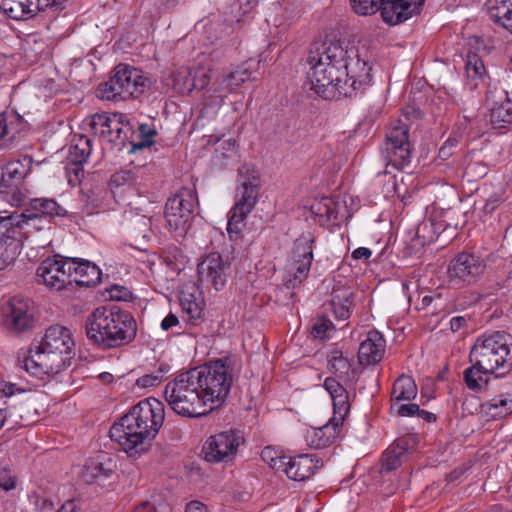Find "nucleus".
I'll use <instances>...</instances> for the list:
<instances>
[{"instance_id": "obj_1", "label": "nucleus", "mask_w": 512, "mask_h": 512, "mask_svg": "<svg viewBox=\"0 0 512 512\" xmlns=\"http://www.w3.org/2000/svg\"><path fill=\"white\" fill-rule=\"evenodd\" d=\"M164 419L163 403L156 398H147L114 423L109 436L129 457L137 458L151 448Z\"/></svg>"}, {"instance_id": "obj_2", "label": "nucleus", "mask_w": 512, "mask_h": 512, "mask_svg": "<svg viewBox=\"0 0 512 512\" xmlns=\"http://www.w3.org/2000/svg\"><path fill=\"white\" fill-rule=\"evenodd\" d=\"M88 339L101 349H111L131 343L137 334L132 314L117 306L96 308L85 321Z\"/></svg>"}, {"instance_id": "obj_3", "label": "nucleus", "mask_w": 512, "mask_h": 512, "mask_svg": "<svg viewBox=\"0 0 512 512\" xmlns=\"http://www.w3.org/2000/svg\"><path fill=\"white\" fill-rule=\"evenodd\" d=\"M343 53V45L339 42H315L311 45L308 55L309 70L307 78L311 90L324 99L340 96L343 75L339 59Z\"/></svg>"}, {"instance_id": "obj_4", "label": "nucleus", "mask_w": 512, "mask_h": 512, "mask_svg": "<svg viewBox=\"0 0 512 512\" xmlns=\"http://www.w3.org/2000/svg\"><path fill=\"white\" fill-rule=\"evenodd\" d=\"M191 371L195 373V381L208 408L213 411L227 398L233 381L240 374L241 361L235 356H228L210 361Z\"/></svg>"}, {"instance_id": "obj_5", "label": "nucleus", "mask_w": 512, "mask_h": 512, "mask_svg": "<svg viewBox=\"0 0 512 512\" xmlns=\"http://www.w3.org/2000/svg\"><path fill=\"white\" fill-rule=\"evenodd\" d=\"M469 362L485 371L507 373L512 368V336L505 331L478 336L470 349Z\"/></svg>"}, {"instance_id": "obj_6", "label": "nucleus", "mask_w": 512, "mask_h": 512, "mask_svg": "<svg viewBox=\"0 0 512 512\" xmlns=\"http://www.w3.org/2000/svg\"><path fill=\"white\" fill-rule=\"evenodd\" d=\"M164 397L170 408L183 417L198 418L212 411L202 397L191 369L166 384Z\"/></svg>"}, {"instance_id": "obj_7", "label": "nucleus", "mask_w": 512, "mask_h": 512, "mask_svg": "<svg viewBox=\"0 0 512 512\" xmlns=\"http://www.w3.org/2000/svg\"><path fill=\"white\" fill-rule=\"evenodd\" d=\"M148 84L149 80L141 70L121 63L114 68L109 80L98 86L97 96L109 101L137 98Z\"/></svg>"}, {"instance_id": "obj_8", "label": "nucleus", "mask_w": 512, "mask_h": 512, "mask_svg": "<svg viewBox=\"0 0 512 512\" xmlns=\"http://www.w3.org/2000/svg\"><path fill=\"white\" fill-rule=\"evenodd\" d=\"M424 0H350L352 10L361 16L372 15L378 10L384 22L397 25L418 14Z\"/></svg>"}, {"instance_id": "obj_9", "label": "nucleus", "mask_w": 512, "mask_h": 512, "mask_svg": "<svg viewBox=\"0 0 512 512\" xmlns=\"http://www.w3.org/2000/svg\"><path fill=\"white\" fill-rule=\"evenodd\" d=\"M343 53L339 59L341 70L345 73L340 96L352 97L357 90L370 84L372 67L360 58L359 50L354 46H343Z\"/></svg>"}, {"instance_id": "obj_10", "label": "nucleus", "mask_w": 512, "mask_h": 512, "mask_svg": "<svg viewBox=\"0 0 512 512\" xmlns=\"http://www.w3.org/2000/svg\"><path fill=\"white\" fill-rule=\"evenodd\" d=\"M408 133L409 128L406 124H399L387 132L386 141L381 150L386 163L385 174H391L389 167L403 170L411 163L412 147Z\"/></svg>"}, {"instance_id": "obj_11", "label": "nucleus", "mask_w": 512, "mask_h": 512, "mask_svg": "<svg viewBox=\"0 0 512 512\" xmlns=\"http://www.w3.org/2000/svg\"><path fill=\"white\" fill-rule=\"evenodd\" d=\"M72 354L61 352L37 345L30 349L29 354L22 360V367L31 375L41 378L43 375L58 374L70 365Z\"/></svg>"}, {"instance_id": "obj_12", "label": "nucleus", "mask_w": 512, "mask_h": 512, "mask_svg": "<svg viewBox=\"0 0 512 512\" xmlns=\"http://www.w3.org/2000/svg\"><path fill=\"white\" fill-rule=\"evenodd\" d=\"M484 259L470 252H461L449 263L447 280L453 288H463L476 283L484 274Z\"/></svg>"}, {"instance_id": "obj_13", "label": "nucleus", "mask_w": 512, "mask_h": 512, "mask_svg": "<svg viewBox=\"0 0 512 512\" xmlns=\"http://www.w3.org/2000/svg\"><path fill=\"white\" fill-rule=\"evenodd\" d=\"M237 182L236 202L231 211L248 216L258 200L260 174L254 166L244 164L238 170Z\"/></svg>"}, {"instance_id": "obj_14", "label": "nucleus", "mask_w": 512, "mask_h": 512, "mask_svg": "<svg viewBox=\"0 0 512 512\" xmlns=\"http://www.w3.org/2000/svg\"><path fill=\"white\" fill-rule=\"evenodd\" d=\"M195 202L194 192L190 188H183L168 199L164 215L171 230L180 231V234L186 232L193 218Z\"/></svg>"}, {"instance_id": "obj_15", "label": "nucleus", "mask_w": 512, "mask_h": 512, "mask_svg": "<svg viewBox=\"0 0 512 512\" xmlns=\"http://www.w3.org/2000/svg\"><path fill=\"white\" fill-rule=\"evenodd\" d=\"M44 218L38 213L13 214L7 211L0 212V243L10 244L27 235L31 230L42 229Z\"/></svg>"}, {"instance_id": "obj_16", "label": "nucleus", "mask_w": 512, "mask_h": 512, "mask_svg": "<svg viewBox=\"0 0 512 512\" xmlns=\"http://www.w3.org/2000/svg\"><path fill=\"white\" fill-rule=\"evenodd\" d=\"M95 135H99L110 143L125 145L131 131L129 121L123 114L96 113L88 122Z\"/></svg>"}, {"instance_id": "obj_17", "label": "nucleus", "mask_w": 512, "mask_h": 512, "mask_svg": "<svg viewBox=\"0 0 512 512\" xmlns=\"http://www.w3.org/2000/svg\"><path fill=\"white\" fill-rule=\"evenodd\" d=\"M73 259L61 256L45 259L37 268L38 282L50 289L60 291L72 284Z\"/></svg>"}, {"instance_id": "obj_18", "label": "nucleus", "mask_w": 512, "mask_h": 512, "mask_svg": "<svg viewBox=\"0 0 512 512\" xmlns=\"http://www.w3.org/2000/svg\"><path fill=\"white\" fill-rule=\"evenodd\" d=\"M313 236L303 234L294 243L292 262L289 265V278L286 279L287 288H295L308 276L313 261Z\"/></svg>"}, {"instance_id": "obj_19", "label": "nucleus", "mask_w": 512, "mask_h": 512, "mask_svg": "<svg viewBox=\"0 0 512 512\" xmlns=\"http://www.w3.org/2000/svg\"><path fill=\"white\" fill-rule=\"evenodd\" d=\"M241 439L233 430L210 436L203 446L205 459L211 463L230 461L236 455Z\"/></svg>"}, {"instance_id": "obj_20", "label": "nucleus", "mask_w": 512, "mask_h": 512, "mask_svg": "<svg viewBox=\"0 0 512 512\" xmlns=\"http://www.w3.org/2000/svg\"><path fill=\"white\" fill-rule=\"evenodd\" d=\"M28 300L13 297L0 306V323L10 333H20L32 326Z\"/></svg>"}, {"instance_id": "obj_21", "label": "nucleus", "mask_w": 512, "mask_h": 512, "mask_svg": "<svg viewBox=\"0 0 512 512\" xmlns=\"http://www.w3.org/2000/svg\"><path fill=\"white\" fill-rule=\"evenodd\" d=\"M319 460L312 455L300 454L295 457L280 456L271 458L270 467L276 471H283L292 480L304 481L308 479L316 469Z\"/></svg>"}, {"instance_id": "obj_22", "label": "nucleus", "mask_w": 512, "mask_h": 512, "mask_svg": "<svg viewBox=\"0 0 512 512\" xmlns=\"http://www.w3.org/2000/svg\"><path fill=\"white\" fill-rule=\"evenodd\" d=\"M229 269L230 263L219 253H210L198 264L199 280L219 291L226 285Z\"/></svg>"}, {"instance_id": "obj_23", "label": "nucleus", "mask_w": 512, "mask_h": 512, "mask_svg": "<svg viewBox=\"0 0 512 512\" xmlns=\"http://www.w3.org/2000/svg\"><path fill=\"white\" fill-rule=\"evenodd\" d=\"M486 105L490 111V122L495 129L512 123V107L504 90H488Z\"/></svg>"}, {"instance_id": "obj_24", "label": "nucleus", "mask_w": 512, "mask_h": 512, "mask_svg": "<svg viewBox=\"0 0 512 512\" xmlns=\"http://www.w3.org/2000/svg\"><path fill=\"white\" fill-rule=\"evenodd\" d=\"M311 213L321 226H334L345 217L346 206L330 197L316 199L310 206Z\"/></svg>"}, {"instance_id": "obj_25", "label": "nucleus", "mask_w": 512, "mask_h": 512, "mask_svg": "<svg viewBox=\"0 0 512 512\" xmlns=\"http://www.w3.org/2000/svg\"><path fill=\"white\" fill-rule=\"evenodd\" d=\"M416 441L414 437H401L394 441L383 454L381 472H390L397 469L408 460L409 452L414 450Z\"/></svg>"}, {"instance_id": "obj_26", "label": "nucleus", "mask_w": 512, "mask_h": 512, "mask_svg": "<svg viewBox=\"0 0 512 512\" xmlns=\"http://www.w3.org/2000/svg\"><path fill=\"white\" fill-rule=\"evenodd\" d=\"M180 304L183 313L187 316V321L192 325H197L203 320V302L200 292L195 284H186L180 292Z\"/></svg>"}, {"instance_id": "obj_27", "label": "nucleus", "mask_w": 512, "mask_h": 512, "mask_svg": "<svg viewBox=\"0 0 512 512\" xmlns=\"http://www.w3.org/2000/svg\"><path fill=\"white\" fill-rule=\"evenodd\" d=\"M386 341L377 330H371L367 338L360 344L358 359L362 365L375 364L382 360L385 352Z\"/></svg>"}, {"instance_id": "obj_28", "label": "nucleus", "mask_w": 512, "mask_h": 512, "mask_svg": "<svg viewBox=\"0 0 512 512\" xmlns=\"http://www.w3.org/2000/svg\"><path fill=\"white\" fill-rule=\"evenodd\" d=\"M39 345L45 347V349L73 354L74 341L66 327L53 325L46 330Z\"/></svg>"}, {"instance_id": "obj_29", "label": "nucleus", "mask_w": 512, "mask_h": 512, "mask_svg": "<svg viewBox=\"0 0 512 512\" xmlns=\"http://www.w3.org/2000/svg\"><path fill=\"white\" fill-rule=\"evenodd\" d=\"M341 425L333 420L321 427H311L306 431L305 441L308 446L322 449L334 442L339 435Z\"/></svg>"}, {"instance_id": "obj_30", "label": "nucleus", "mask_w": 512, "mask_h": 512, "mask_svg": "<svg viewBox=\"0 0 512 512\" xmlns=\"http://www.w3.org/2000/svg\"><path fill=\"white\" fill-rule=\"evenodd\" d=\"M353 303L354 293L350 287L337 286L333 288L330 305L337 319H348Z\"/></svg>"}, {"instance_id": "obj_31", "label": "nucleus", "mask_w": 512, "mask_h": 512, "mask_svg": "<svg viewBox=\"0 0 512 512\" xmlns=\"http://www.w3.org/2000/svg\"><path fill=\"white\" fill-rule=\"evenodd\" d=\"M72 282L78 286L90 287L100 282L102 272L98 266L89 261H76L73 259Z\"/></svg>"}, {"instance_id": "obj_32", "label": "nucleus", "mask_w": 512, "mask_h": 512, "mask_svg": "<svg viewBox=\"0 0 512 512\" xmlns=\"http://www.w3.org/2000/svg\"><path fill=\"white\" fill-rule=\"evenodd\" d=\"M114 468L115 465L111 459L106 461L89 460L82 469L81 477L84 482L92 484L110 478L114 474Z\"/></svg>"}, {"instance_id": "obj_33", "label": "nucleus", "mask_w": 512, "mask_h": 512, "mask_svg": "<svg viewBox=\"0 0 512 512\" xmlns=\"http://www.w3.org/2000/svg\"><path fill=\"white\" fill-rule=\"evenodd\" d=\"M26 121L15 110H5L0 113V139L15 138L25 130Z\"/></svg>"}, {"instance_id": "obj_34", "label": "nucleus", "mask_w": 512, "mask_h": 512, "mask_svg": "<svg viewBox=\"0 0 512 512\" xmlns=\"http://www.w3.org/2000/svg\"><path fill=\"white\" fill-rule=\"evenodd\" d=\"M487 11L493 22L512 34V0H491Z\"/></svg>"}, {"instance_id": "obj_35", "label": "nucleus", "mask_w": 512, "mask_h": 512, "mask_svg": "<svg viewBox=\"0 0 512 512\" xmlns=\"http://www.w3.org/2000/svg\"><path fill=\"white\" fill-rule=\"evenodd\" d=\"M251 70L248 63L238 66L235 70L229 71L217 81V90L235 91L240 85L251 78Z\"/></svg>"}, {"instance_id": "obj_36", "label": "nucleus", "mask_w": 512, "mask_h": 512, "mask_svg": "<svg viewBox=\"0 0 512 512\" xmlns=\"http://www.w3.org/2000/svg\"><path fill=\"white\" fill-rule=\"evenodd\" d=\"M467 85L471 90L478 88L479 84H484L487 78L486 69L481 58L477 54H468L465 64Z\"/></svg>"}, {"instance_id": "obj_37", "label": "nucleus", "mask_w": 512, "mask_h": 512, "mask_svg": "<svg viewBox=\"0 0 512 512\" xmlns=\"http://www.w3.org/2000/svg\"><path fill=\"white\" fill-rule=\"evenodd\" d=\"M470 364L471 366L463 371V381L469 390L481 392L488 386L489 375L494 373L492 371H485L484 369L476 366L475 363Z\"/></svg>"}, {"instance_id": "obj_38", "label": "nucleus", "mask_w": 512, "mask_h": 512, "mask_svg": "<svg viewBox=\"0 0 512 512\" xmlns=\"http://www.w3.org/2000/svg\"><path fill=\"white\" fill-rule=\"evenodd\" d=\"M482 410L492 419L506 417L512 413V393L501 394L485 402Z\"/></svg>"}, {"instance_id": "obj_39", "label": "nucleus", "mask_w": 512, "mask_h": 512, "mask_svg": "<svg viewBox=\"0 0 512 512\" xmlns=\"http://www.w3.org/2000/svg\"><path fill=\"white\" fill-rule=\"evenodd\" d=\"M417 395V386L412 377L401 375L393 384L391 398L395 401H410Z\"/></svg>"}, {"instance_id": "obj_40", "label": "nucleus", "mask_w": 512, "mask_h": 512, "mask_svg": "<svg viewBox=\"0 0 512 512\" xmlns=\"http://www.w3.org/2000/svg\"><path fill=\"white\" fill-rule=\"evenodd\" d=\"M30 207L34 213L40 214L43 218L66 215V210L54 199L35 198L31 200Z\"/></svg>"}, {"instance_id": "obj_41", "label": "nucleus", "mask_w": 512, "mask_h": 512, "mask_svg": "<svg viewBox=\"0 0 512 512\" xmlns=\"http://www.w3.org/2000/svg\"><path fill=\"white\" fill-rule=\"evenodd\" d=\"M329 369L340 378H350L354 373L350 359L342 352L332 351L328 360Z\"/></svg>"}, {"instance_id": "obj_42", "label": "nucleus", "mask_w": 512, "mask_h": 512, "mask_svg": "<svg viewBox=\"0 0 512 512\" xmlns=\"http://www.w3.org/2000/svg\"><path fill=\"white\" fill-rule=\"evenodd\" d=\"M91 140L84 135L79 136L75 143L70 147V155L74 156L75 164H82L91 154Z\"/></svg>"}, {"instance_id": "obj_43", "label": "nucleus", "mask_w": 512, "mask_h": 512, "mask_svg": "<svg viewBox=\"0 0 512 512\" xmlns=\"http://www.w3.org/2000/svg\"><path fill=\"white\" fill-rule=\"evenodd\" d=\"M173 86L175 90L182 94L190 93L195 89V81L192 78L191 70L188 68L179 69L174 74Z\"/></svg>"}, {"instance_id": "obj_44", "label": "nucleus", "mask_w": 512, "mask_h": 512, "mask_svg": "<svg viewBox=\"0 0 512 512\" xmlns=\"http://www.w3.org/2000/svg\"><path fill=\"white\" fill-rule=\"evenodd\" d=\"M334 416L331 420L337 422L342 426L343 421L350 411L349 395L348 392L332 399Z\"/></svg>"}, {"instance_id": "obj_45", "label": "nucleus", "mask_w": 512, "mask_h": 512, "mask_svg": "<svg viewBox=\"0 0 512 512\" xmlns=\"http://www.w3.org/2000/svg\"><path fill=\"white\" fill-rule=\"evenodd\" d=\"M247 216L234 211L229 212V219L227 223V231L230 239L237 240L240 238L243 227L245 226V220Z\"/></svg>"}, {"instance_id": "obj_46", "label": "nucleus", "mask_w": 512, "mask_h": 512, "mask_svg": "<svg viewBox=\"0 0 512 512\" xmlns=\"http://www.w3.org/2000/svg\"><path fill=\"white\" fill-rule=\"evenodd\" d=\"M140 140L133 143L134 150H142L152 146L155 141L153 140L156 135V130L146 123H142L138 127Z\"/></svg>"}, {"instance_id": "obj_47", "label": "nucleus", "mask_w": 512, "mask_h": 512, "mask_svg": "<svg viewBox=\"0 0 512 512\" xmlns=\"http://www.w3.org/2000/svg\"><path fill=\"white\" fill-rule=\"evenodd\" d=\"M258 3V0H237L231 9L234 14L229 21L232 23L235 19L236 22L241 21V17L249 13Z\"/></svg>"}, {"instance_id": "obj_48", "label": "nucleus", "mask_w": 512, "mask_h": 512, "mask_svg": "<svg viewBox=\"0 0 512 512\" xmlns=\"http://www.w3.org/2000/svg\"><path fill=\"white\" fill-rule=\"evenodd\" d=\"M333 328V324L329 319H326L324 317L318 318L315 320V322L312 325L311 328V334L314 338H320L323 339L325 337H328V331H330Z\"/></svg>"}, {"instance_id": "obj_49", "label": "nucleus", "mask_w": 512, "mask_h": 512, "mask_svg": "<svg viewBox=\"0 0 512 512\" xmlns=\"http://www.w3.org/2000/svg\"><path fill=\"white\" fill-rule=\"evenodd\" d=\"M26 173L24 165L16 161L7 164L4 176L7 175L10 179L21 180L26 176Z\"/></svg>"}, {"instance_id": "obj_50", "label": "nucleus", "mask_w": 512, "mask_h": 512, "mask_svg": "<svg viewBox=\"0 0 512 512\" xmlns=\"http://www.w3.org/2000/svg\"><path fill=\"white\" fill-rule=\"evenodd\" d=\"M17 484V477L9 470L2 469L0 471V488L5 491L15 489Z\"/></svg>"}, {"instance_id": "obj_51", "label": "nucleus", "mask_w": 512, "mask_h": 512, "mask_svg": "<svg viewBox=\"0 0 512 512\" xmlns=\"http://www.w3.org/2000/svg\"><path fill=\"white\" fill-rule=\"evenodd\" d=\"M324 387L329 392L331 399L347 393L346 389L334 378H327Z\"/></svg>"}, {"instance_id": "obj_52", "label": "nucleus", "mask_w": 512, "mask_h": 512, "mask_svg": "<svg viewBox=\"0 0 512 512\" xmlns=\"http://www.w3.org/2000/svg\"><path fill=\"white\" fill-rule=\"evenodd\" d=\"M162 381V377L158 374H146L136 380V385L140 388H150L158 386Z\"/></svg>"}, {"instance_id": "obj_53", "label": "nucleus", "mask_w": 512, "mask_h": 512, "mask_svg": "<svg viewBox=\"0 0 512 512\" xmlns=\"http://www.w3.org/2000/svg\"><path fill=\"white\" fill-rule=\"evenodd\" d=\"M35 506L37 512H54V503L46 497H37Z\"/></svg>"}, {"instance_id": "obj_54", "label": "nucleus", "mask_w": 512, "mask_h": 512, "mask_svg": "<svg viewBox=\"0 0 512 512\" xmlns=\"http://www.w3.org/2000/svg\"><path fill=\"white\" fill-rule=\"evenodd\" d=\"M418 412H420V407L419 405L417 404H403V405H400L397 409V413L400 415V416H404V417H410V416H414V415H417Z\"/></svg>"}, {"instance_id": "obj_55", "label": "nucleus", "mask_w": 512, "mask_h": 512, "mask_svg": "<svg viewBox=\"0 0 512 512\" xmlns=\"http://www.w3.org/2000/svg\"><path fill=\"white\" fill-rule=\"evenodd\" d=\"M192 78L195 81V89H204L209 84L208 75L204 70L196 71Z\"/></svg>"}, {"instance_id": "obj_56", "label": "nucleus", "mask_w": 512, "mask_h": 512, "mask_svg": "<svg viewBox=\"0 0 512 512\" xmlns=\"http://www.w3.org/2000/svg\"><path fill=\"white\" fill-rule=\"evenodd\" d=\"M161 329L164 331H168L173 327L179 326V319L178 317L173 314L169 313L162 321H161Z\"/></svg>"}, {"instance_id": "obj_57", "label": "nucleus", "mask_w": 512, "mask_h": 512, "mask_svg": "<svg viewBox=\"0 0 512 512\" xmlns=\"http://www.w3.org/2000/svg\"><path fill=\"white\" fill-rule=\"evenodd\" d=\"M501 202V195L495 193L488 198V200L485 203L484 209L486 211L492 212Z\"/></svg>"}, {"instance_id": "obj_58", "label": "nucleus", "mask_w": 512, "mask_h": 512, "mask_svg": "<svg viewBox=\"0 0 512 512\" xmlns=\"http://www.w3.org/2000/svg\"><path fill=\"white\" fill-rule=\"evenodd\" d=\"M372 252L366 247H359L352 252V257L355 260H367L371 257Z\"/></svg>"}, {"instance_id": "obj_59", "label": "nucleus", "mask_w": 512, "mask_h": 512, "mask_svg": "<svg viewBox=\"0 0 512 512\" xmlns=\"http://www.w3.org/2000/svg\"><path fill=\"white\" fill-rule=\"evenodd\" d=\"M467 323V320L463 316H455L450 320V328L453 332L459 331Z\"/></svg>"}, {"instance_id": "obj_60", "label": "nucleus", "mask_w": 512, "mask_h": 512, "mask_svg": "<svg viewBox=\"0 0 512 512\" xmlns=\"http://www.w3.org/2000/svg\"><path fill=\"white\" fill-rule=\"evenodd\" d=\"M185 512H207V509L203 503L192 501L186 506Z\"/></svg>"}, {"instance_id": "obj_61", "label": "nucleus", "mask_w": 512, "mask_h": 512, "mask_svg": "<svg viewBox=\"0 0 512 512\" xmlns=\"http://www.w3.org/2000/svg\"><path fill=\"white\" fill-rule=\"evenodd\" d=\"M498 285L506 292H512V270L508 273L505 279L498 283Z\"/></svg>"}, {"instance_id": "obj_62", "label": "nucleus", "mask_w": 512, "mask_h": 512, "mask_svg": "<svg viewBox=\"0 0 512 512\" xmlns=\"http://www.w3.org/2000/svg\"><path fill=\"white\" fill-rule=\"evenodd\" d=\"M77 505L74 500H68L66 501L58 510L57 512H76Z\"/></svg>"}, {"instance_id": "obj_63", "label": "nucleus", "mask_w": 512, "mask_h": 512, "mask_svg": "<svg viewBox=\"0 0 512 512\" xmlns=\"http://www.w3.org/2000/svg\"><path fill=\"white\" fill-rule=\"evenodd\" d=\"M452 154H453V151L451 150V146H449V145H443V146L439 149L438 156H439V158H441L442 160H446V159H448Z\"/></svg>"}, {"instance_id": "obj_64", "label": "nucleus", "mask_w": 512, "mask_h": 512, "mask_svg": "<svg viewBox=\"0 0 512 512\" xmlns=\"http://www.w3.org/2000/svg\"><path fill=\"white\" fill-rule=\"evenodd\" d=\"M133 512H156L155 507L149 502H143Z\"/></svg>"}]
</instances>
